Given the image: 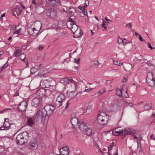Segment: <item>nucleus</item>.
Returning a JSON list of instances; mask_svg holds the SVG:
<instances>
[{
    "label": "nucleus",
    "instance_id": "1",
    "mask_svg": "<svg viewBox=\"0 0 155 155\" xmlns=\"http://www.w3.org/2000/svg\"><path fill=\"white\" fill-rule=\"evenodd\" d=\"M29 140L28 133L26 132H24L17 136L16 138V143L18 144H24L27 143V141Z\"/></svg>",
    "mask_w": 155,
    "mask_h": 155
},
{
    "label": "nucleus",
    "instance_id": "54",
    "mask_svg": "<svg viewBox=\"0 0 155 155\" xmlns=\"http://www.w3.org/2000/svg\"><path fill=\"white\" fill-rule=\"evenodd\" d=\"M71 22H73V20L72 19L70 18H68L67 20Z\"/></svg>",
    "mask_w": 155,
    "mask_h": 155
},
{
    "label": "nucleus",
    "instance_id": "42",
    "mask_svg": "<svg viewBox=\"0 0 155 155\" xmlns=\"http://www.w3.org/2000/svg\"><path fill=\"white\" fill-rule=\"evenodd\" d=\"M105 89H104L102 90L98 91V95L99 96H100L103 93H104V92H105Z\"/></svg>",
    "mask_w": 155,
    "mask_h": 155
},
{
    "label": "nucleus",
    "instance_id": "27",
    "mask_svg": "<svg viewBox=\"0 0 155 155\" xmlns=\"http://www.w3.org/2000/svg\"><path fill=\"white\" fill-rule=\"evenodd\" d=\"M87 135L89 136H91L92 134V130L91 128H88L86 130Z\"/></svg>",
    "mask_w": 155,
    "mask_h": 155
},
{
    "label": "nucleus",
    "instance_id": "13",
    "mask_svg": "<svg viewBox=\"0 0 155 155\" xmlns=\"http://www.w3.org/2000/svg\"><path fill=\"white\" fill-rule=\"evenodd\" d=\"M131 131L129 128H126L124 130H121V135H125L127 134H130Z\"/></svg>",
    "mask_w": 155,
    "mask_h": 155
},
{
    "label": "nucleus",
    "instance_id": "57",
    "mask_svg": "<svg viewBox=\"0 0 155 155\" xmlns=\"http://www.w3.org/2000/svg\"><path fill=\"white\" fill-rule=\"evenodd\" d=\"M148 47L149 48H150V49H154V48H153L150 44H149V43H148Z\"/></svg>",
    "mask_w": 155,
    "mask_h": 155
},
{
    "label": "nucleus",
    "instance_id": "20",
    "mask_svg": "<svg viewBox=\"0 0 155 155\" xmlns=\"http://www.w3.org/2000/svg\"><path fill=\"white\" fill-rule=\"evenodd\" d=\"M154 79L153 74L151 72H149L147 73V81Z\"/></svg>",
    "mask_w": 155,
    "mask_h": 155
},
{
    "label": "nucleus",
    "instance_id": "58",
    "mask_svg": "<svg viewBox=\"0 0 155 155\" xmlns=\"http://www.w3.org/2000/svg\"><path fill=\"white\" fill-rule=\"evenodd\" d=\"M151 138L155 140V136L154 135L152 134L151 136Z\"/></svg>",
    "mask_w": 155,
    "mask_h": 155
},
{
    "label": "nucleus",
    "instance_id": "60",
    "mask_svg": "<svg viewBox=\"0 0 155 155\" xmlns=\"http://www.w3.org/2000/svg\"><path fill=\"white\" fill-rule=\"evenodd\" d=\"M35 0H32V4L35 5H36V4L37 2H35Z\"/></svg>",
    "mask_w": 155,
    "mask_h": 155
},
{
    "label": "nucleus",
    "instance_id": "15",
    "mask_svg": "<svg viewBox=\"0 0 155 155\" xmlns=\"http://www.w3.org/2000/svg\"><path fill=\"white\" fill-rule=\"evenodd\" d=\"M78 118L75 117H73L71 119V123L72 125L77 126L78 124Z\"/></svg>",
    "mask_w": 155,
    "mask_h": 155
},
{
    "label": "nucleus",
    "instance_id": "9",
    "mask_svg": "<svg viewBox=\"0 0 155 155\" xmlns=\"http://www.w3.org/2000/svg\"><path fill=\"white\" fill-rule=\"evenodd\" d=\"M42 102V100L40 98H35L33 99L32 102V105L35 107L39 106Z\"/></svg>",
    "mask_w": 155,
    "mask_h": 155
},
{
    "label": "nucleus",
    "instance_id": "29",
    "mask_svg": "<svg viewBox=\"0 0 155 155\" xmlns=\"http://www.w3.org/2000/svg\"><path fill=\"white\" fill-rule=\"evenodd\" d=\"M151 103L150 104H146L144 107V108L145 110H148L151 108Z\"/></svg>",
    "mask_w": 155,
    "mask_h": 155
},
{
    "label": "nucleus",
    "instance_id": "63",
    "mask_svg": "<svg viewBox=\"0 0 155 155\" xmlns=\"http://www.w3.org/2000/svg\"><path fill=\"white\" fill-rule=\"evenodd\" d=\"M133 137H134V139L137 140H138V137H137L136 136L134 135L133 136Z\"/></svg>",
    "mask_w": 155,
    "mask_h": 155
},
{
    "label": "nucleus",
    "instance_id": "44",
    "mask_svg": "<svg viewBox=\"0 0 155 155\" xmlns=\"http://www.w3.org/2000/svg\"><path fill=\"white\" fill-rule=\"evenodd\" d=\"M125 26H128V28L129 29H131L132 28V24L131 23H129L125 25Z\"/></svg>",
    "mask_w": 155,
    "mask_h": 155
},
{
    "label": "nucleus",
    "instance_id": "19",
    "mask_svg": "<svg viewBox=\"0 0 155 155\" xmlns=\"http://www.w3.org/2000/svg\"><path fill=\"white\" fill-rule=\"evenodd\" d=\"M147 84L150 87H153L155 85L154 79L149 80L147 81Z\"/></svg>",
    "mask_w": 155,
    "mask_h": 155
},
{
    "label": "nucleus",
    "instance_id": "48",
    "mask_svg": "<svg viewBox=\"0 0 155 155\" xmlns=\"http://www.w3.org/2000/svg\"><path fill=\"white\" fill-rule=\"evenodd\" d=\"M104 19L106 21V22L107 23H109L112 21L111 20L108 19L107 17H105Z\"/></svg>",
    "mask_w": 155,
    "mask_h": 155
},
{
    "label": "nucleus",
    "instance_id": "64",
    "mask_svg": "<svg viewBox=\"0 0 155 155\" xmlns=\"http://www.w3.org/2000/svg\"><path fill=\"white\" fill-rule=\"evenodd\" d=\"M5 13L1 15V17H5Z\"/></svg>",
    "mask_w": 155,
    "mask_h": 155
},
{
    "label": "nucleus",
    "instance_id": "10",
    "mask_svg": "<svg viewBox=\"0 0 155 155\" xmlns=\"http://www.w3.org/2000/svg\"><path fill=\"white\" fill-rule=\"evenodd\" d=\"M78 124L79 128L82 131H85L87 128V123L83 121L80 122Z\"/></svg>",
    "mask_w": 155,
    "mask_h": 155
},
{
    "label": "nucleus",
    "instance_id": "32",
    "mask_svg": "<svg viewBox=\"0 0 155 155\" xmlns=\"http://www.w3.org/2000/svg\"><path fill=\"white\" fill-rule=\"evenodd\" d=\"M91 106H88L87 107L86 110L85 111V113L87 114H88L90 113L91 111Z\"/></svg>",
    "mask_w": 155,
    "mask_h": 155
},
{
    "label": "nucleus",
    "instance_id": "6",
    "mask_svg": "<svg viewBox=\"0 0 155 155\" xmlns=\"http://www.w3.org/2000/svg\"><path fill=\"white\" fill-rule=\"evenodd\" d=\"M42 110L45 112V114L47 116H50L54 110V107L51 105H47L45 106L44 108Z\"/></svg>",
    "mask_w": 155,
    "mask_h": 155
},
{
    "label": "nucleus",
    "instance_id": "43",
    "mask_svg": "<svg viewBox=\"0 0 155 155\" xmlns=\"http://www.w3.org/2000/svg\"><path fill=\"white\" fill-rule=\"evenodd\" d=\"M95 87L94 88H90L87 89H85V90L83 91V92L86 91V92H90L91 91L93 90L95 88Z\"/></svg>",
    "mask_w": 155,
    "mask_h": 155
},
{
    "label": "nucleus",
    "instance_id": "35",
    "mask_svg": "<svg viewBox=\"0 0 155 155\" xmlns=\"http://www.w3.org/2000/svg\"><path fill=\"white\" fill-rule=\"evenodd\" d=\"M89 5V1L88 0H85V2L84 5V7L85 9L87 8Z\"/></svg>",
    "mask_w": 155,
    "mask_h": 155
},
{
    "label": "nucleus",
    "instance_id": "18",
    "mask_svg": "<svg viewBox=\"0 0 155 155\" xmlns=\"http://www.w3.org/2000/svg\"><path fill=\"white\" fill-rule=\"evenodd\" d=\"M44 68V66L43 64H40L39 66L38 65H36L35 67L32 68L31 69V72L33 73V71L34 70L36 69L38 70H39L40 69H41L43 68Z\"/></svg>",
    "mask_w": 155,
    "mask_h": 155
},
{
    "label": "nucleus",
    "instance_id": "24",
    "mask_svg": "<svg viewBox=\"0 0 155 155\" xmlns=\"http://www.w3.org/2000/svg\"><path fill=\"white\" fill-rule=\"evenodd\" d=\"M45 90L44 89H40L37 91V94H38L40 96L45 95Z\"/></svg>",
    "mask_w": 155,
    "mask_h": 155
},
{
    "label": "nucleus",
    "instance_id": "46",
    "mask_svg": "<svg viewBox=\"0 0 155 155\" xmlns=\"http://www.w3.org/2000/svg\"><path fill=\"white\" fill-rule=\"evenodd\" d=\"M11 28L12 30L15 31L16 29L17 26L15 25H12Z\"/></svg>",
    "mask_w": 155,
    "mask_h": 155
},
{
    "label": "nucleus",
    "instance_id": "7",
    "mask_svg": "<svg viewBox=\"0 0 155 155\" xmlns=\"http://www.w3.org/2000/svg\"><path fill=\"white\" fill-rule=\"evenodd\" d=\"M27 104L25 101L21 102L18 106V110L21 112H24L26 110Z\"/></svg>",
    "mask_w": 155,
    "mask_h": 155
},
{
    "label": "nucleus",
    "instance_id": "41",
    "mask_svg": "<svg viewBox=\"0 0 155 155\" xmlns=\"http://www.w3.org/2000/svg\"><path fill=\"white\" fill-rule=\"evenodd\" d=\"M134 35L136 36L137 38H138V39H143L140 35L137 32H135Z\"/></svg>",
    "mask_w": 155,
    "mask_h": 155
},
{
    "label": "nucleus",
    "instance_id": "39",
    "mask_svg": "<svg viewBox=\"0 0 155 155\" xmlns=\"http://www.w3.org/2000/svg\"><path fill=\"white\" fill-rule=\"evenodd\" d=\"M20 56V59L23 61H24L25 60L26 58V56L25 54H21Z\"/></svg>",
    "mask_w": 155,
    "mask_h": 155
},
{
    "label": "nucleus",
    "instance_id": "23",
    "mask_svg": "<svg viewBox=\"0 0 155 155\" xmlns=\"http://www.w3.org/2000/svg\"><path fill=\"white\" fill-rule=\"evenodd\" d=\"M64 82L66 84H69L70 83H73L74 81L72 79H69L68 78H65L63 79Z\"/></svg>",
    "mask_w": 155,
    "mask_h": 155
},
{
    "label": "nucleus",
    "instance_id": "40",
    "mask_svg": "<svg viewBox=\"0 0 155 155\" xmlns=\"http://www.w3.org/2000/svg\"><path fill=\"white\" fill-rule=\"evenodd\" d=\"M83 12L84 13L83 16H81L82 17H84V15H86L87 16L88 19L89 20V18L87 15V10H85L83 11Z\"/></svg>",
    "mask_w": 155,
    "mask_h": 155
},
{
    "label": "nucleus",
    "instance_id": "62",
    "mask_svg": "<svg viewBox=\"0 0 155 155\" xmlns=\"http://www.w3.org/2000/svg\"><path fill=\"white\" fill-rule=\"evenodd\" d=\"M127 104L128 105L130 106V107H132L133 106V104H132L131 103H127Z\"/></svg>",
    "mask_w": 155,
    "mask_h": 155
},
{
    "label": "nucleus",
    "instance_id": "12",
    "mask_svg": "<svg viewBox=\"0 0 155 155\" xmlns=\"http://www.w3.org/2000/svg\"><path fill=\"white\" fill-rule=\"evenodd\" d=\"M30 145L32 148L34 150H35L38 148V145L37 143V141L35 140L31 141Z\"/></svg>",
    "mask_w": 155,
    "mask_h": 155
},
{
    "label": "nucleus",
    "instance_id": "28",
    "mask_svg": "<svg viewBox=\"0 0 155 155\" xmlns=\"http://www.w3.org/2000/svg\"><path fill=\"white\" fill-rule=\"evenodd\" d=\"M46 74V73H44V71H41L39 72L38 75L40 77H42L45 75Z\"/></svg>",
    "mask_w": 155,
    "mask_h": 155
},
{
    "label": "nucleus",
    "instance_id": "55",
    "mask_svg": "<svg viewBox=\"0 0 155 155\" xmlns=\"http://www.w3.org/2000/svg\"><path fill=\"white\" fill-rule=\"evenodd\" d=\"M71 8H72V7H71L69 8V12H70V14H71V15H74V13H73V12L72 11L70 10L71 9Z\"/></svg>",
    "mask_w": 155,
    "mask_h": 155
},
{
    "label": "nucleus",
    "instance_id": "11",
    "mask_svg": "<svg viewBox=\"0 0 155 155\" xmlns=\"http://www.w3.org/2000/svg\"><path fill=\"white\" fill-rule=\"evenodd\" d=\"M40 85L43 88H48L50 86L51 84L48 80H45L41 82Z\"/></svg>",
    "mask_w": 155,
    "mask_h": 155
},
{
    "label": "nucleus",
    "instance_id": "50",
    "mask_svg": "<svg viewBox=\"0 0 155 155\" xmlns=\"http://www.w3.org/2000/svg\"><path fill=\"white\" fill-rule=\"evenodd\" d=\"M93 62L94 64L95 65L97 66L99 65V63L98 61L96 60H94Z\"/></svg>",
    "mask_w": 155,
    "mask_h": 155
},
{
    "label": "nucleus",
    "instance_id": "4",
    "mask_svg": "<svg viewBox=\"0 0 155 155\" xmlns=\"http://www.w3.org/2000/svg\"><path fill=\"white\" fill-rule=\"evenodd\" d=\"M66 102L64 96L63 94H61L57 97L55 102V106L58 107H62L65 104Z\"/></svg>",
    "mask_w": 155,
    "mask_h": 155
},
{
    "label": "nucleus",
    "instance_id": "56",
    "mask_svg": "<svg viewBox=\"0 0 155 155\" xmlns=\"http://www.w3.org/2000/svg\"><path fill=\"white\" fill-rule=\"evenodd\" d=\"M5 127L3 126V127H0V130H6V129H5Z\"/></svg>",
    "mask_w": 155,
    "mask_h": 155
},
{
    "label": "nucleus",
    "instance_id": "22",
    "mask_svg": "<svg viewBox=\"0 0 155 155\" xmlns=\"http://www.w3.org/2000/svg\"><path fill=\"white\" fill-rule=\"evenodd\" d=\"M27 124L28 125L31 126L34 124V121L32 118L29 117L27 119Z\"/></svg>",
    "mask_w": 155,
    "mask_h": 155
},
{
    "label": "nucleus",
    "instance_id": "25",
    "mask_svg": "<svg viewBox=\"0 0 155 155\" xmlns=\"http://www.w3.org/2000/svg\"><path fill=\"white\" fill-rule=\"evenodd\" d=\"M122 87H120L119 89H117V90L116 93L119 97H121L122 96Z\"/></svg>",
    "mask_w": 155,
    "mask_h": 155
},
{
    "label": "nucleus",
    "instance_id": "34",
    "mask_svg": "<svg viewBox=\"0 0 155 155\" xmlns=\"http://www.w3.org/2000/svg\"><path fill=\"white\" fill-rule=\"evenodd\" d=\"M126 39H118L117 42L118 44H123L124 45H125L124 43V41Z\"/></svg>",
    "mask_w": 155,
    "mask_h": 155
},
{
    "label": "nucleus",
    "instance_id": "33",
    "mask_svg": "<svg viewBox=\"0 0 155 155\" xmlns=\"http://www.w3.org/2000/svg\"><path fill=\"white\" fill-rule=\"evenodd\" d=\"M21 30V28H20L17 30L16 29L15 30V31L14 32L13 35H15V34H18V35H19L20 32Z\"/></svg>",
    "mask_w": 155,
    "mask_h": 155
},
{
    "label": "nucleus",
    "instance_id": "31",
    "mask_svg": "<svg viewBox=\"0 0 155 155\" xmlns=\"http://www.w3.org/2000/svg\"><path fill=\"white\" fill-rule=\"evenodd\" d=\"M83 34V31L80 30L79 33V35H77L74 34V35L73 37L74 38H79L80 37L82 36Z\"/></svg>",
    "mask_w": 155,
    "mask_h": 155
},
{
    "label": "nucleus",
    "instance_id": "8",
    "mask_svg": "<svg viewBox=\"0 0 155 155\" xmlns=\"http://www.w3.org/2000/svg\"><path fill=\"white\" fill-rule=\"evenodd\" d=\"M69 152V149L68 147H62L60 149V155H68Z\"/></svg>",
    "mask_w": 155,
    "mask_h": 155
},
{
    "label": "nucleus",
    "instance_id": "3",
    "mask_svg": "<svg viewBox=\"0 0 155 155\" xmlns=\"http://www.w3.org/2000/svg\"><path fill=\"white\" fill-rule=\"evenodd\" d=\"M42 110H39L37 112L36 116L34 118V120L37 122L41 121L42 124H45L47 115L45 114Z\"/></svg>",
    "mask_w": 155,
    "mask_h": 155
},
{
    "label": "nucleus",
    "instance_id": "17",
    "mask_svg": "<svg viewBox=\"0 0 155 155\" xmlns=\"http://www.w3.org/2000/svg\"><path fill=\"white\" fill-rule=\"evenodd\" d=\"M22 50L20 49H16L14 52V55L16 57H18L21 54Z\"/></svg>",
    "mask_w": 155,
    "mask_h": 155
},
{
    "label": "nucleus",
    "instance_id": "52",
    "mask_svg": "<svg viewBox=\"0 0 155 155\" xmlns=\"http://www.w3.org/2000/svg\"><path fill=\"white\" fill-rule=\"evenodd\" d=\"M19 4L21 6V7H22L23 8V9H25L26 8L25 6L22 4L21 2H20L19 3Z\"/></svg>",
    "mask_w": 155,
    "mask_h": 155
},
{
    "label": "nucleus",
    "instance_id": "38",
    "mask_svg": "<svg viewBox=\"0 0 155 155\" xmlns=\"http://www.w3.org/2000/svg\"><path fill=\"white\" fill-rule=\"evenodd\" d=\"M114 144V142H113L108 147V150L109 151L111 150Z\"/></svg>",
    "mask_w": 155,
    "mask_h": 155
},
{
    "label": "nucleus",
    "instance_id": "53",
    "mask_svg": "<svg viewBox=\"0 0 155 155\" xmlns=\"http://www.w3.org/2000/svg\"><path fill=\"white\" fill-rule=\"evenodd\" d=\"M69 100H68V101H66V104H67V105H66V106L65 107V109H67V108H68V106L69 104Z\"/></svg>",
    "mask_w": 155,
    "mask_h": 155
},
{
    "label": "nucleus",
    "instance_id": "37",
    "mask_svg": "<svg viewBox=\"0 0 155 155\" xmlns=\"http://www.w3.org/2000/svg\"><path fill=\"white\" fill-rule=\"evenodd\" d=\"M8 65V61H7L6 63L1 68V71H3L5 68H6Z\"/></svg>",
    "mask_w": 155,
    "mask_h": 155
},
{
    "label": "nucleus",
    "instance_id": "21",
    "mask_svg": "<svg viewBox=\"0 0 155 155\" xmlns=\"http://www.w3.org/2000/svg\"><path fill=\"white\" fill-rule=\"evenodd\" d=\"M8 120L7 119L5 118V123L3 124V126H4L6 130L9 129L10 128V124L7 121L6 122V120Z\"/></svg>",
    "mask_w": 155,
    "mask_h": 155
},
{
    "label": "nucleus",
    "instance_id": "59",
    "mask_svg": "<svg viewBox=\"0 0 155 155\" xmlns=\"http://www.w3.org/2000/svg\"><path fill=\"white\" fill-rule=\"evenodd\" d=\"M55 1V2L57 3H61V2L60 0H54Z\"/></svg>",
    "mask_w": 155,
    "mask_h": 155
},
{
    "label": "nucleus",
    "instance_id": "5",
    "mask_svg": "<svg viewBox=\"0 0 155 155\" xmlns=\"http://www.w3.org/2000/svg\"><path fill=\"white\" fill-rule=\"evenodd\" d=\"M46 14L52 19H55L57 17V12L53 8H50L47 9Z\"/></svg>",
    "mask_w": 155,
    "mask_h": 155
},
{
    "label": "nucleus",
    "instance_id": "26",
    "mask_svg": "<svg viewBox=\"0 0 155 155\" xmlns=\"http://www.w3.org/2000/svg\"><path fill=\"white\" fill-rule=\"evenodd\" d=\"M43 2L41 0V1L39 2H37L36 4V7H43Z\"/></svg>",
    "mask_w": 155,
    "mask_h": 155
},
{
    "label": "nucleus",
    "instance_id": "45",
    "mask_svg": "<svg viewBox=\"0 0 155 155\" xmlns=\"http://www.w3.org/2000/svg\"><path fill=\"white\" fill-rule=\"evenodd\" d=\"M77 8L78 9L81 10H82L83 12V11L86 10V9H85L84 8V6H82L81 5H79L78 7Z\"/></svg>",
    "mask_w": 155,
    "mask_h": 155
},
{
    "label": "nucleus",
    "instance_id": "14",
    "mask_svg": "<svg viewBox=\"0 0 155 155\" xmlns=\"http://www.w3.org/2000/svg\"><path fill=\"white\" fill-rule=\"evenodd\" d=\"M112 134L114 135L117 136L121 135V130H119L118 128L115 129L112 131Z\"/></svg>",
    "mask_w": 155,
    "mask_h": 155
},
{
    "label": "nucleus",
    "instance_id": "2",
    "mask_svg": "<svg viewBox=\"0 0 155 155\" xmlns=\"http://www.w3.org/2000/svg\"><path fill=\"white\" fill-rule=\"evenodd\" d=\"M109 117L104 112H101L97 116V122L100 125L106 124L109 120Z\"/></svg>",
    "mask_w": 155,
    "mask_h": 155
},
{
    "label": "nucleus",
    "instance_id": "51",
    "mask_svg": "<svg viewBox=\"0 0 155 155\" xmlns=\"http://www.w3.org/2000/svg\"><path fill=\"white\" fill-rule=\"evenodd\" d=\"M80 58H79L78 59H77L76 58H75V60H74L75 62L77 64H78V63H79L80 61Z\"/></svg>",
    "mask_w": 155,
    "mask_h": 155
},
{
    "label": "nucleus",
    "instance_id": "30",
    "mask_svg": "<svg viewBox=\"0 0 155 155\" xmlns=\"http://www.w3.org/2000/svg\"><path fill=\"white\" fill-rule=\"evenodd\" d=\"M48 1L49 2V4L50 6L54 7L56 5V3L55 2L54 0H48Z\"/></svg>",
    "mask_w": 155,
    "mask_h": 155
},
{
    "label": "nucleus",
    "instance_id": "49",
    "mask_svg": "<svg viewBox=\"0 0 155 155\" xmlns=\"http://www.w3.org/2000/svg\"><path fill=\"white\" fill-rule=\"evenodd\" d=\"M111 107H115V108H116V109L112 108L113 110H117V105L116 104L113 105L111 106Z\"/></svg>",
    "mask_w": 155,
    "mask_h": 155
},
{
    "label": "nucleus",
    "instance_id": "16",
    "mask_svg": "<svg viewBox=\"0 0 155 155\" xmlns=\"http://www.w3.org/2000/svg\"><path fill=\"white\" fill-rule=\"evenodd\" d=\"M22 12V10H20L18 8H16L15 10V11L13 13V15L15 16L17 18V17L16 15V14L18 16H19V15H21V13Z\"/></svg>",
    "mask_w": 155,
    "mask_h": 155
},
{
    "label": "nucleus",
    "instance_id": "36",
    "mask_svg": "<svg viewBox=\"0 0 155 155\" xmlns=\"http://www.w3.org/2000/svg\"><path fill=\"white\" fill-rule=\"evenodd\" d=\"M114 64L117 65H121L123 64V63H120L118 61H113Z\"/></svg>",
    "mask_w": 155,
    "mask_h": 155
},
{
    "label": "nucleus",
    "instance_id": "47",
    "mask_svg": "<svg viewBox=\"0 0 155 155\" xmlns=\"http://www.w3.org/2000/svg\"><path fill=\"white\" fill-rule=\"evenodd\" d=\"M44 46L43 45H41L39 46L38 47V49L39 50H42L44 48Z\"/></svg>",
    "mask_w": 155,
    "mask_h": 155
},
{
    "label": "nucleus",
    "instance_id": "61",
    "mask_svg": "<svg viewBox=\"0 0 155 155\" xmlns=\"http://www.w3.org/2000/svg\"><path fill=\"white\" fill-rule=\"evenodd\" d=\"M19 36V38L20 39H22L23 38V37L24 36V35H18Z\"/></svg>",
    "mask_w": 155,
    "mask_h": 155
}]
</instances>
